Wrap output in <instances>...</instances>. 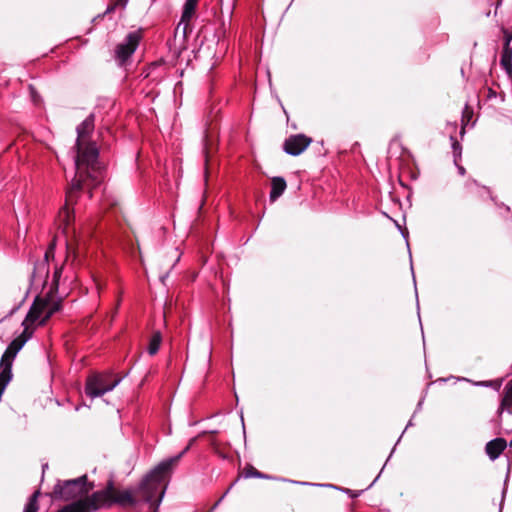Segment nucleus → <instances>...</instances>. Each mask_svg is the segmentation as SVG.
Here are the masks:
<instances>
[{
	"label": "nucleus",
	"mask_w": 512,
	"mask_h": 512,
	"mask_svg": "<svg viewBox=\"0 0 512 512\" xmlns=\"http://www.w3.org/2000/svg\"><path fill=\"white\" fill-rule=\"evenodd\" d=\"M95 115L89 114L76 128L77 139L74 145L76 155L74 165L76 169L75 177L66 194L65 209L75 201V195L88 182L96 187L103 178V167L99 162V149L95 142L84 144L83 139L94 130Z\"/></svg>",
	"instance_id": "1"
},
{
	"label": "nucleus",
	"mask_w": 512,
	"mask_h": 512,
	"mask_svg": "<svg viewBox=\"0 0 512 512\" xmlns=\"http://www.w3.org/2000/svg\"><path fill=\"white\" fill-rule=\"evenodd\" d=\"M195 438L176 456L167 458L150 470L139 483L137 492L141 495L144 502L150 504L153 512H158L159 506L166 492V477L173 466L190 449Z\"/></svg>",
	"instance_id": "2"
},
{
	"label": "nucleus",
	"mask_w": 512,
	"mask_h": 512,
	"mask_svg": "<svg viewBox=\"0 0 512 512\" xmlns=\"http://www.w3.org/2000/svg\"><path fill=\"white\" fill-rule=\"evenodd\" d=\"M114 491V481L110 479L104 489L93 492L85 499L69 503L57 512H96L100 508H108L110 500L114 497Z\"/></svg>",
	"instance_id": "3"
},
{
	"label": "nucleus",
	"mask_w": 512,
	"mask_h": 512,
	"mask_svg": "<svg viewBox=\"0 0 512 512\" xmlns=\"http://www.w3.org/2000/svg\"><path fill=\"white\" fill-rule=\"evenodd\" d=\"M93 484L88 483L87 475L75 479L58 481L53 489L55 499L76 502L90 496Z\"/></svg>",
	"instance_id": "4"
},
{
	"label": "nucleus",
	"mask_w": 512,
	"mask_h": 512,
	"mask_svg": "<svg viewBox=\"0 0 512 512\" xmlns=\"http://www.w3.org/2000/svg\"><path fill=\"white\" fill-rule=\"evenodd\" d=\"M119 383L120 379L111 380L107 374L95 373L87 378L85 393L92 399L97 398L112 391Z\"/></svg>",
	"instance_id": "5"
},
{
	"label": "nucleus",
	"mask_w": 512,
	"mask_h": 512,
	"mask_svg": "<svg viewBox=\"0 0 512 512\" xmlns=\"http://www.w3.org/2000/svg\"><path fill=\"white\" fill-rule=\"evenodd\" d=\"M54 257V244L46 250L44 258L34 263L33 271L30 275L32 285L44 287L49 277V258Z\"/></svg>",
	"instance_id": "6"
},
{
	"label": "nucleus",
	"mask_w": 512,
	"mask_h": 512,
	"mask_svg": "<svg viewBox=\"0 0 512 512\" xmlns=\"http://www.w3.org/2000/svg\"><path fill=\"white\" fill-rule=\"evenodd\" d=\"M141 36L138 32H130L127 34L123 42L119 43L115 48V59L122 66L136 51Z\"/></svg>",
	"instance_id": "7"
},
{
	"label": "nucleus",
	"mask_w": 512,
	"mask_h": 512,
	"mask_svg": "<svg viewBox=\"0 0 512 512\" xmlns=\"http://www.w3.org/2000/svg\"><path fill=\"white\" fill-rule=\"evenodd\" d=\"M312 139L305 134L289 136L283 143V150L291 156H298L303 153L311 144Z\"/></svg>",
	"instance_id": "8"
},
{
	"label": "nucleus",
	"mask_w": 512,
	"mask_h": 512,
	"mask_svg": "<svg viewBox=\"0 0 512 512\" xmlns=\"http://www.w3.org/2000/svg\"><path fill=\"white\" fill-rule=\"evenodd\" d=\"M47 305L48 302L46 300H43L40 296H36L22 325H25L28 322L31 324L35 323L36 321L40 322L45 315L44 311H46Z\"/></svg>",
	"instance_id": "9"
},
{
	"label": "nucleus",
	"mask_w": 512,
	"mask_h": 512,
	"mask_svg": "<svg viewBox=\"0 0 512 512\" xmlns=\"http://www.w3.org/2000/svg\"><path fill=\"white\" fill-rule=\"evenodd\" d=\"M507 447V441L502 437H496L485 445V453L491 461H495Z\"/></svg>",
	"instance_id": "10"
},
{
	"label": "nucleus",
	"mask_w": 512,
	"mask_h": 512,
	"mask_svg": "<svg viewBox=\"0 0 512 512\" xmlns=\"http://www.w3.org/2000/svg\"><path fill=\"white\" fill-rule=\"evenodd\" d=\"M504 411L512 414V379L506 384L504 388V395L497 410L498 418H501Z\"/></svg>",
	"instance_id": "11"
},
{
	"label": "nucleus",
	"mask_w": 512,
	"mask_h": 512,
	"mask_svg": "<svg viewBox=\"0 0 512 512\" xmlns=\"http://www.w3.org/2000/svg\"><path fill=\"white\" fill-rule=\"evenodd\" d=\"M55 293V291H49L47 293V295L45 297H43L42 299L43 300H46L48 302V305H47V308H46V311L45 312V315L43 316V318L41 319L40 321V324L43 325L45 324V322L54 314L56 313L57 311L60 310L61 308V301L58 299V300H55L54 297H53V294Z\"/></svg>",
	"instance_id": "12"
},
{
	"label": "nucleus",
	"mask_w": 512,
	"mask_h": 512,
	"mask_svg": "<svg viewBox=\"0 0 512 512\" xmlns=\"http://www.w3.org/2000/svg\"><path fill=\"white\" fill-rule=\"evenodd\" d=\"M286 187L287 183L283 177H273L271 180V190L269 194L270 201L275 202L284 193Z\"/></svg>",
	"instance_id": "13"
},
{
	"label": "nucleus",
	"mask_w": 512,
	"mask_h": 512,
	"mask_svg": "<svg viewBox=\"0 0 512 512\" xmlns=\"http://www.w3.org/2000/svg\"><path fill=\"white\" fill-rule=\"evenodd\" d=\"M136 503H137L136 499L133 497L132 493L129 490H125L123 492H120L119 494H117L110 500L109 507H111L114 504H117L120 506H125V505L135 506Z\"/></svg>",
	"instance_id": "14"
},
{
	"label": "nucleus",
	"mask_w": 512,
	"mask_h": 512,
	"mask_svg": "<svg viewBox=\"0 0 512 512\" xmlns=\"http://www.w3.org/2000/svg\"><path fill=\"white\" fill-rule=\"evenodd\" d=\"M198 0H186L183 6L180 24H185V27L189 24L193 18Z\"/></svg>",
	"instance_id": "15"
},
{
	"label": "nucleus",
	"mask_w": 512,
	"mask_h": 512,
	"mask_svg": "<svg viewBox=\"0 0 512 512\" xmlns=\"http://www.w3.org/2000/svg\"><path fill=\"white\" fill-rule=\"evenodd\" d=\"M500 65L505 70V72L512 76V49L511 48H503L500 58Z\"/></svg>",
	"instance_id": "16"
},
{
	"label": "nucleus",
	"mask_w": 512,
	"mask_h": 512,
	"mask_svg": "<svg viewBox=\"0 0 512 512\" xmlns=\"http://www.w3.org/2000/svg\"><path fill=\"white\" fill-rule=\"evenodd\" d=\"M293 483H296V484H301V485H311V486H320V487H330V488H334V489H338L346 494H348L351 498H357L361 495L362 493V490H359V491H356V490H351V489H348V488H339L335 485H332V484H314V483H308V482H298V481H292Z\"/></svg>",
	"instance_id": "17"
},
{
	"label": "nucleus",
	"mask_w": 512,
	"mask_h": 512,
	"mask_svg": "<svg viewBox=\"0 0 512 512\" xmlns=\"http://www.w3.org/2000/svg\"><path fill=\"white\" fill-rule=\"evenodd\" d=\"M161 342H162V335H161L160 331L154 332L149 340L148 353L150 355H155L160 349Z\"/></svg>",
	"instance_id": "18"
},
{
	"label": "nucleus",
	"mask_w": 512,
	"mask_h": 512,
	"mask_svg": "<svg viewBox=\"0 0 512 512\" xmlns=\"http://www.w3.org/2000/svg\"><path fill=\"white\" fill-rule=\"evenodd\" d=\"M128 1L129 0H116L113 4L108 5L106 10L103 13L98 14L97 16H95L93 18V21L95 22V21H97L99 19H102L105 15L110 14L113 11H115L116 7H118V6H120L122 8H125L127 6V4H128Z\"/></svg>",
	"instance_id": "19"
},
{
	"label": "nucleus",
	"mask_w": 512,
	"mask_h": 512,
	"mask_svg": "<svg viewBox=\"0 0 512 512\" xmlns=\"http://www.w3.org/2000/svg\"><path fill=\"white\" fill-rule=\"evenodd\" d=\"M40 492L35 491L26 503L23 512H37L38 511V497Z\"/></svg>",
	"instance_id": "20"
},
{
	"label": "nucleus",
	"mask_w": 512,
	"mask_h": 512,
	"mask_svg": "<svg viewBox=\"0 0 512 512\" xmlns=\"http://www.w3.org/2000/svg\"><path fill=\"white\" fill-rule=\"evenodd\" d=\"M451 147L453 151L454 163L457 164L458 160L461 158L462 154V146L458 142L455 136H450Z\"/></svg>",
	"instance_id": "21"
},
{
	"label": "nucleus",
	"mask_w": 512,
	"mask_h": 512,
	"mask_svg": "<svg viewBox=\"0 0 512 512\" xmlns=\"http://www.w3.org/2000/svg\"><path fill=\"white\" fill-rule=\"evenodd\" d=\"M62 270H63L62 266L55 267V270H54V273H53L52 284H51V288H50L51 291H55V292L58 291L59 280H60V277L62 275Z\"/></svg>",
	"instance_id": "22"
},
{
	"label": "nucleus",
	"mask_w": 512,
	"mask_h": 512,
	"mask_svg": "<svg viewBox=\"0 0 512 512\" xmlns=\"http://www.w3.org/2000/svg\"><path fill=\"white\" fill-rule=\"evenodd\" d=\"M24 329L17 338L25 345L32 337L33 332L29 330L28 326L23 325Z\"/></svg>",
	"instance_id": "23"
},
{
	"label": "nucleus",
	"mask_w": 512,
	"mask_h": 512,
	"mask_svg": "<svg viewBox=\"0 0 512 512\" xmlns=\"http://www.w3.org/2000/svg\"><path fill=\"white\" fill-rule=\"evenodd\" d=\"M244 478H258L260 476V471L255 469L252 465H248L243 474Z\"/></svg>",
	"instance_id": "24"
},
{
	"label": "nucleus",
	"mask_w": 512,
	"mask_h": 512,
	"mask_svg": "<svg viewBox=\"0 0 512 512\" xmlns=\"http://www.w3.org/2000/svg\"><path fill=\"white\" fill-rule=\"evenodd\" d=\"M509 473H510V466L508 467L506 478L504 480V487L502 489V497H501V501H500V504H499V511L498 512H502V510H503V504H504L505 496H506V493H507V482H508V479H509Z\"/></svg>",
	"instance_id": "25"
},
{
	"label": "nucleus",
	"mask_w": 512,
	"mask_h": 512,
	"mask_svg": "<svg viewBox=\"0 0 512 512\" xmlns=\"http://www.w3.org/2000/svg\"><path fill=\"white\" fill-rule=\"evenodd\" d=\"M512 41V33L504 31V48H511L510 43Z\"/></svg>",
	"instance_id": "26"
},
{
	"label": "nucleus",
	"mask_w": 512,
	"mask_h": 512,
	"mask_svg": "<svg viewBox=\"0 0 512 512\" xmlns=\"http://www.w3.org/2000/svg\"><path fill=\"white\" fill-rule=\"evenodd\" d=\"M233 484L225 491V493L220 497V499L213 505V507L210 509L209 512H213L216 507L222 502V500L225 498V496L229 493L230 489L232 488Z\"/></svg>",
	"instance_id": "27"
},
{
	"label": "nucleus",
	"mask_w": 512,
	"mask_h": 512,
	"mask_svg": "<svg viewBox=\"0 0 512 512\" xmlns=\"http://www.w3.org/2000/svg\"><path fill=\"white\" fill-rule=\"evenodd\" d=\"M233 484L225 491V493L220 497V499L213 505V507L210 509L209 512H213L216 507L222 502V500L225 498V496L229 493L230 489L232 488Z\"/></svg>",
	"instance_id": "28"
},
{
	"label": "nucleus",
	"mask_w": 512,
	"mask_h": 512,
	"mask_svg": "<svg viewBox=\"0 0 512 512\" xmlns=\"http://www.w3.org/2000/svg\"><path fill=\"white\" fill-rule=\"evenodd\" d=\"M224 35H225V24L223 22L221 29L219 31H217L218 43H220V37L224 36Z\"/></svg>",
	"instance_id": "29"
},
{
	"label": "nucleus",
	"mask_w": 512,
	"mask_h": 512,
	"mask_svg": "<svg viewBox=\"0 0 512 512\" xmlns=\"http://www.w3.org/2000/svg\"><path fill=\"white\" fill-rule=\"evenodd\" d=\"M476 385L482 386V387H491L493 385V382L492 381H481V382L476 383Z\"/></svg>",
	"instance_id": "30"
},
{
	"label": "nucleus",
	"mask_w": 512,
	"mask_h": 512,
	"mask_svg": "<svg viewBox=\"0 0 512 512\" xmlns=\"http://www.w3.org/2000/svg\"><path fill=\"white\" fill-rule=\"evenodd\" d=\"M455 165H456V167H457V169H458L459 174H460V175H462V176H464V175H465V173H466L465 168H464L463 166H461V165H458V163H457V164H455Z\"/></svg>",
	"instance_id": "31"
},
{
	"label": "nucleus",
	"mask_w": 512,
	"mask_h": 512,
	"mask_svg": "<svg viewBox=\"0 0 512 512\" xmlns=\"http://www.w3.org/2000/svg\"><path fill=\"white\" fill-rule=\"evenodd\" d=\"M423 402H424V398L419 400V402L417 403L416 410H415L414 414L422 409Z\"/></svg>",
	"instance_id": "32"
},
{
	"label": "nucleus",
	"mask_w": 512,
	"mask_h": 512,
	"mask_svg": "<svg viewBox=\"0 0 512 512\" xmlns=\"http://www.w3.org/2000/svg\"><path fill=\"white\" fill-rule=\"evenodd\" d=\"M396 225H397L398 229L400 230V232H401V234H402L403 238H405V239L407 240V237H408V232H407V230H402L399 224H396Z\"/></svg>",
	"instance_id": "33"
},
{
	"label": "nucleus",
	"mask_w": 512,
	"mask_h": 512,
	"mask_svg": "<svg viewBox=\"0 0 512 512\" xmlns=\"http://www.w3.org/2000/svg\"><path fill=\"white\" fill-rule=\"evenodd\" d=\"M168 277H169V271L160 276V281L165 285V281Z\"/></svg>",
	"instance_id": "34"
},
{
	"label": "nucleus",
	"mask_w": 512,
	"mask_h": 512,
	"mask_svg": "<svg viewBox=\"0 0 512 512\" xmlns=\"http://www.w3.org/2000/svg\"><path fill=\"white\" fill-rule=\"evenodd\" d=\"M258 478L259 479H272V476L260 472V476H258Z\"/></svg>",
	"instance_id": "35"
},
{
	"label": "nucleus",
	"mask_w": 512,
	"mask_h": 512,
	"mask_svg": "<svg viewBox=\"0 0 512 512\" xmlns=\"http://www.w3.org/2000/svg\"><path fill=\"white\" fill-rule=\"evenodd\" d=\"M413 426V421H412V418L409 420V422L407 423L406 427H405V430H407L409 427Z\"/></svg>",
	"instance_id": "36"
},
{
	"label": "nucleus",
	"mask_w": 512,
	"mask_h": 512,
	"mask_svg": "<svg viewBox=\"0 0 512 512\" xmlns=\"http://www.w3.org/2000/svg\"><path fill=\"white\" fill-rule=\"evenodd\" d=\"M410 260L412 261V259L410 258ZM411 271H412V274H413V281H414V284L416 283L415 281V276H414V268H413V265L411 264Z\"/></svg>",
	"instance_id": "37"
},
{
	"label": "nucleus",
	"mask_w": 512,
	"mask_h": 512,
	"mask_svg": "<svg viewBox=\"0 0 512 512\" xmlns=\"http://www.w3.org/2000/svg\"><path fill=\"white\" fill-rule=\"evenodd\" d=\"M465 134V126L463 125L460 131V135L463 136Z\"/></svg>",
	"instance_id": "38"
},
{
	"label": "nucleus",
	"mask_w": 512,
	"mask_h": 512,
	"mask_svg": "<svg viewBox=\"0 0 512 512\" xmlns=\"http://www.w3.org/2000/svg\"><path fill=\"white\" fill-rule=\"evenodd\" d=\"M394 451H395V447L392 449V451H391V453H390V455H389L388 459H387V460H385V463H388V460L391 458V456H392V454H393V452H394Z\"/></svg>",
	"instance_id": "39"
},
{
	"label": "nucleus",
	"mask_w": 512,
	"mask_h": 512,
	"mask_svg": "<svg viewBox=\"0 0 512 512\" xmlns=\"http://www.w3.org/2000/svg\"><path fill=\"white\" fill-rule=\"evenodd\" d=\"M19 306L15 307L12 311H11V314L14 313L16 310H18Z\"/></svg>",
	"instance_id": "40"
},
{
	"label": "nucleus",
	"mask_w": 512,
	"mask_h": 512,
	"mask_svg": "<svg viewBox=\"0 0 512 512\" xmlns=\"http://www.w3.org/2000/svg\"><path fill=\"white\" fill-rule=\"evenodd\" d=\"M209 433H211V434H216V433H217V430H211Z\"/></svg>",
	"instance_id": "41"
},
{
	"label": "nucleus",
	"mask_w": 512,
	"mask_h": 512,
	"mask_svg": "<svg viewBox=\"0 0 512 512\" xmlns=\"http://www.w3.org/2000/svg\"><path fill=\"white\" fill-rule=\"evenodd\" d=\"M402 435L397 439L395 446L400 442Z\"/></svg>",
	"instance_id": "42"
},
{
	"label": "nucleus",
	"mask_w": 512,
	"mask_h": 512,
	"mask_svg": "<svg viewBox=\"0 0 512 512\" xmlns=\"http://www.w3.org/2000/svg\"><path fill=\"white\" fill-rule=\"evenodd\" d=\"M241 421H242V424L244 425V418H243V416H241Z\"/></svg>",
	"instance_id": "43"
},
{
	"label": "nucleus",
	"mask_w": 512,
	"mask_h": 512,
	"mask_svg": "<svg viewBox=\"0 0 512 512\" xmlns=\"http://www.w3.org/2000/svg\"><path fill=\"white\" fill-rule=\"evenodd\" d=\"M510 447H512V439L510 440V443H509Z\"/></svg>",
	"instance_id": "44"
}]
</instances>
